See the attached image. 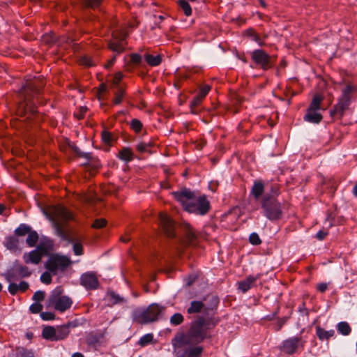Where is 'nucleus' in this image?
Instances as JSON below:
<instances>
[{
  "mask_svg": "<svg viewBox=\"0 0 357 357\" xmlns=\"http://www.w3.org/2000/svg\"><path fill=\"white\" fill-rule=\"evenodd\" d=\"M176 357H199L201 356V317L193 321L188 331L178 332L172 339Z\"/></svg>",
  "mask_w": 357,
  "mask_h": 357,
  "instance_id": "1",
  "label": "nucleus"
},
{
  "mask_svg": "<svg viewBox=\"0 0 357 357\" xmlns=\"http://www.w3.org/2000/svg\"><path fill=\"white\" fill-rule=\"evenodd\" d=\"M45 84V80L40 76L26 80L25 84L20 91V95L21 98H23V100L20 101L17 105L16 109L17 116L20 117L26 116L27 119H33L37 117L38 112L36 105L32 102V99L36 95L40 93Z\"/></svg>",
  "mask_w": 357,
  "mask_h": 357,
  "instance_id": "2",
  "label": "nucleus"
},
{
  "mask_svg": "<svg viewBox=\"0 0 357 357\" xmlns=\"http://www.w3.org/2000/svg\"><path fill=\"white\" fill-rule=\"evenodd\" d=\"M219 303V298L214 292H210L202 300V340L208 335L204 330L214 327L218 322L215 317V310Z\"/></svg>",
  "mask_w": 357,
  "mask_h": 357,
  "instance_id": "3",
  "label": "nucleus"
},
{
  "mask_svg": "<svg viewBox=\"0 0 357 357\" xmlns=\"http://www.w3.org/2000/svg\"><path fill=\"white\" fill-rule=\"evenodd\" d=\"M172 194L175 199L181 203L185 211L201 213V197H197L194 192L183 188Z\"/></svg>",
  "mask_w": 357,
  "mask_h": 357,
  "instance_id": "4",
  "label": "nucleus"
},
{
  "mask_svg": "<svg viewBox=\"0 0 357 357\" xmlns=\"http://www.w3.org/2000/svg\"><path fill=\"white\" fill-rule=\"evenodd\" d=\"M356 90L357 89L354 85L351 83L347 84L346 87L342 91V95L338 99V102L334 107V109L331 110V116H333L336 114H339L342 116L344 111L349 108L351 94L356 91Z\"/></svg>",
  "mask_w": 357,
  "mask_h": 357,
  "instance_id": "5",
  "label": "nucleus"
},
{
  "mask_svg": "<svg viewBox=\"0 0 357 357\" xmlns=\"http://www.w3.org/2000/svg\"><path fill=\"white\" fill-rule=\"evenodd\" d=\"M262 208L265 215L270 220H277L281 217L282 210L280 204L276 201L273 195H266L262 201Z\"/></svg>",
  "mask_w": 357,
  "mask_h": 357,
  "instance_id": "6",
  "label": "nucleus"
},
{
  "mask_svg": "<svg viewBox=\"0 0 357 357\" xmlns=\"http://www.w3.org/2000/svg\"><path fill=\"white\" fill-rule=\"evenodd\" d=\"M71 263L70 258L66 256L54 255L50 257L45 266L50 272L56 275L58 271H64Z\"/></svg>",
  "mask_w": 357,
  "mask_h": 357,
  "instance_id": "7",
  "label": "nucleus"
},
{
  "mask_svg": "<svg viewBox=\"0 0 357 357\" xmlns=\"http://www.w3.org/2000/svg\"><path fill=\"white\" fill-rule=\"evenodd\" d=\"M323 100V96L319 94H315L311 101L309 107L307 109V113L304 116L306 121L319 123L322 120V115L318 112L321 109V103Z\"/></svg>",
  "mask_w": 357,
  "mask_h": 357,
  "instance_id": "8",
  "label": "nucleus"
},
{
  "mask_svg": "<svg viewBox=\"0 0 357 357\" xmlns=\"http://www.w3.org/2000/svg\"><path fill=\"white\" fill-rule=\"evenodd\" d=\"M305 344V341L302 339L301 336H294L284 340L280 349L286 354L292 355L299 349H303Z\"/></svg>",
  "mask_w": 357,
  "mask_h": 357,
  "instance_id": "9",
  "label": "nucleus"
},
{
  "mask_svg": "<svg viewBox=\"0 0 357 357\" xmlns=\"http://www.w3.org/2000/svg\"><path fill=\"white\" fill-rule=\"evenodd\" d=\"M50 215L53 222L54 221H67L72 219L71 213L66 207L61 205L51 206L50 208Z\"/></svg>",
  "mask_w": 357,
  "mask_h": 357,
  "instance_id": "10",
  "label": "nucleus"
},
{
  "mask_svg": "<svg viewBox=\"0 0 357 357\" xmlns=\"http://www.w3.org/2000/svg\"><path fill=\"white\" fill-rule=\"evenodd\" d=\"M160 312V307L156 304H152L140 314L139 317L140 319L139 322L142 324H148L155 321L158 319Z\"/></svg>",
  "mask_w": 357,
  "mask_h": 357,
  "instance_id": "11",
  "label": "nucleus"
},
{
  "mask_svg": "<svg viewBox=\"0 0 357 357\" xmlns=\"http://www.w3.org/2000/svg\"><path fill=\"white\" fill-rule=\"evenodd\" d=\"M47 249L44 245H39L37 248L29 254H24V260L26 264L33 263L38 264L41 261L42 257L46 255Z\"/></svg>",
  "mask_w": 357,
  "mask_h": 357,
  "instance_id": "12",
  "label": "nucleus"
},
{
  "mask_svg": "<svg viewBox=\"0 0 357 357\" xmlns=\"http://www.w3.org/2000/svg\"><path fill=\"white\" fill-rule=\"evenodd\" d=\"M112 40L108 41V49L121 54L125 51V45L123 41L125 40V36H121L120 33L117 31L112 32Z\"/></svg>",
  "mask_w": 357,
  "mask_h": 357,
  "instance_id": "13",
  "label": "nucleus"
},
{
  "mask_svg": "<svg viewBox=\"0 0 357 357\" xmlns=\"http://www.w3.org/2000/svg\"><path fill=\"white\" fill-rule=\"evenodd\" d=\"M159 220L165 235L170 238L174 237V223L169 217L166 213L161 212L159 213Z\"/></svg>",
  "mask_w": 357,
  "mask_h": 357,
  "instance_id": "14",
  "label": "nucleus"
},
{
  "mask_svg": "<svg viewBox=\"0 0 357 357\" xmlns=\"http://www.w3.org/2000/svg\"><path fill=\"white\" fill-rule=\"evenodd\" d=\"M252 59L256 63L260 65L264 70H266L271 67V57L264 50H255L252 53Z\"/></svg>",
  "mask_w": 357,
  "mask_h": 357,
  "instance_id": "15",
  "label": "nucleus"
},
{
  "mask_svg": "<svg viewBox=\"0 0 357 357\" xmlns=\"http://www.w3.org/2000/svg\"><path fill=\"white\" fill-rule=\"evenodd\" d=\"M80 284L88 289H96L99 288V282L96 273H86L80 278Z\"/></svg>",
  "mask_w": 357,
  "mask_h": 357,
  "instance_id": "16",
  "label": "nucleus"
},
{
  "mask_svg": "<svg viewBox=\"0 0 357 357\" xmlns=\"http://www.w3.org/2000/svg\"><path fill=\"white\" fill-rule=\"evenodd\" d=\"M103 300L105 303L110 307L126 303V299L116 291H107Z\"/></svg>",
  "mask_w": 357,
  "mask_h": 357,
  "instance_id": "17",
  "label": "nucleus"
},
{
  "mask_svg": "<svg viewBox=\"0 0 357 357\" xmlns=\"http://www.w3.org/2000/svg\"><path fill=\"white\" fill-rule=\"evenodd\" d=\"M51 301L54 304L55 310L61 312L70 308L73 303L71 299L67 296L52 298Z\"/></svg>",
  "mask_w": 357,
  "mask_h": 357,
  "instance_id": "18",
  "label": "nucleus"
},
{
  "mask_svg": "<svg viewBox=\"0 0 357 357\" xmlns=\"http://www.w3.org/2000/svg\"><path fill=\"white\" fill-rule=\"evenodd\" d=\"M77 324L75 321H70L66 324L56 326L55 328L56 340L60 341L66 339L70 333V328H75Z\"/></svg>",
  "mask_w": 357,
  "mask_h": 357,
  "instance_id": "19",
  "label": "nucleus"
},
{
  "mask_svg": "<svg viewBox=\"0 0 357 357\" xmlns=\"http://www.w3.org/2000/svg\"><path fill=\"white\" fill-rule=\"evenodd\" d=\"M7 281L9 282L8 290H27L29 287V284L23 280H20L19 282L13 280V276L8 275L7 277Z\"/></svg>",
  "mask_w": 357,
  "mask_h": 357,
  "instance_id": "20",
  "label": "nucleus"
},
{
  "mask_svg": "<svg viewBox=\"0 0 357 357\" xmlns=\"http://www.w3.org/2000/svg\"><path fill=\"white\" fill-rule=\"evenodd\" d=\"M46 340L56 342V328L52 326H43L41 334Z\"/></svg>",
  "mask_w": 357,
  "mask_h": 357,
  "instance_id": "21",
  "label": "nucleus"
},
{
  "mask_svg": "<svg viewBox=\"0 0 357 357\" xmlns=\"http://www.w3.org/2000/svg\"><path fill=\"white\" fill-rule=\"evenodd\" d=\"M258 277L249 276L245 280L241 281L238 283V289L239 290H249L252 288L257 287L255 284Z\"/></svg>",
  "mask_w": 357,
  "mask_h": 357,
  "instance_id": "22",
  "label": "nucleus"
},
{
  "mask_svg": "<svg viewBox=\"0 0 357 357\" xmlns=\"http://www.w3.org/2000/svg\"><path fill=\"white\" fill-rule=\"evenodd\" d=\"M316 335L321 341L328 340L335 335L334 330L326 331L320 326L316 327Z\"/></svg>",
  "mask_w": 357,
  "mask_h": 357,
  "instance_id": "23",
  "label": "nucleus"
},
{
  "mask_svg": "<svg viewBox=\"0 0 357 357\" xmlns=\"http://www.w3.org/2000/svg\"><path fill=\"white\" fill-rule=\"evenodd\" d=\"M144 59L147 64L151 67L159 66L162 61V56L160 54L154 56L150 54H145Z\"/></svg>",
  "mask_w": 357,
  "mask_h": 357,
  "instance_id": "24",
  "label": "nucleus"
},
{
  "mask_svg": "<svg viewBox=\"0 0 357 357\" xmlns=\"http://www.w3.org/2000/svg\"><path fill=\"white\" fill-rule=\"evenodd\" d=\"M264 184L260 181H255L253 186L251 189V195L255 199H259L264 192Z\"/></svg>",
  "mask_w": 357,
  "mask_h": 357,
  "instance_id": "25",
  "label": "nucleus"
},
{
  "mask_svg": "<svg viewBox=\"0 0 357 357\" xmlns=\"http://www.w3.org/2000/svg\"><path fill=\"white\" fill-rule=\"evenodd\" d=\"M190 110L192 114H197L201 111V92H199L194 98L190 105Z\"/></svg>",
  "mask_w": 357,
  "mask_h": 357,
  "instance_id": "26",
  "label": "nucleus"
},
{
  "mask_svg": "<svg viewBox=\"0 0 357 357\" xmlns=\"http://www.w3.org/2000/svg\"><path fill=\"white\" fill-rule=\"evenodd\" d=\"M118 157L125 162H130L133 160V152L130 148L124 147L119 152Z\"/></svg>",
  "mask_w": 357,
  "mask_h": 357,
  "instance_id": "27",
  "label": "nucleus"
},
{
  "mask_svg": "<svg viewBox=\"0 0 357 357\" xmlns=\"http://www.w3.org/2000/svg\"><path fill=\"white\" fill-rule=\"evenodd\" d=\"M5 246L10 250H16L18 248L19 239L14 236H9L6 238Z\"/></svg>",
  "mask_w": 357,
  "mask_h": 357,
  "instance_id": "28",
  "label": "nucleus"
},
{
  "mask_svg": "<svg viewBox=\"0 0 357 357\" xmlns=\"http://www.w3.org/2000/svg\"><path fill=\"white\" fill-rule=\"evenodd\" d=\"M54 227L56 231L57 234L61 237L63 240L70 241L68 239V236L67 232L64 229V225L62 222L60 221H54L53 222Z\"/></svg>",
  "mask_w": 357,
  "mask_h": 357,
  "instance_id": "29",
  "label": "nucleus"
},
{
  "mask_svg": "<svg viewBox=\"0 0 357 357\" xmlns=\"http://www.w3.org/2000/svg\"><path fill=\"white\" fill-rule=\"evenodd\" d=\"M38 234L36 231L31 230L28 234L26 242L29 247H33L36 245L38 241Z\"/></svg>",
  "mask_w": 357,
  "mask_h": 357,
  "instance_id": "30",
  "label": "nucleus"
},
{
  "mask_svg": "<svg viewBox=\"0 0 357 357\" xmlns=\"http://www.w3.org/2000/svg\"><path fill=\"white\" fill-rule=\"evenodd\" d=\"M338 332L343 335H349L351 332V328L346 321L340 322L337 326Z\"/></svg>",
  "mask_w": 357,
  "mask_h": 357,
  "instance_id": "31",
  "label": "nucleus"
},
{
  "mask_svg": "<svg viewBox=\"0 0 357 357\" xmlns=\"http://www.w3.org/2000/svg\"><path fill=\"white\" fill-rule=\"evenodd\" d=\"M31 230V227L25 224H21L20 226L15 230V235L17 236H24L26 234H28Z\"/></svg>",
  "mask_w": 357,
  "mask_h": 357,
  "instance_id": "32",
  "label": "nucleus"
},
{
  "mask_svg": "<svg viewBox=\"0 0 357 357\" xmlns=\"http://www.w3.org/2000/svg\"><path fill=\"white\" fill-rule=\"evenodd\" d=\"M103 0H82L83 5L88 8L97 9L101 6Z\"/></svg>",
  "mask_w": 357,
  "mask_h": 357,
  "instance_id": "33",
  "label": "nucleus"
},
{
  "mask_svg": "<svg viewBox=\"0 0 357 357\" xmlns=\"http://www.w3.org/2000/svg\"><path fill=\"white\" fill-rule=\"evenodd\" d=\"M126 93L125 90L121 87H118L116 91L114 93V98L113 103L114 105H119L122 102L123 98Z\"/></svg>",
  "mask_w": 357,
  "mask_h": 357,
  "instance_id": "34",
  "label": "nucleus"
},
{
  "mask_svg": "<svg viewBox=\"0 0 357 357\" xmlns=\"http://www.w3.org/2000/svg\"><path fill=\"white\" fill-rule=\"evenodd\" d=\"M177 3L186 16H190L192 14V8L187 1L178 0Z\"/></svg>",
  "mask_w": 357,
  "mask_h": 357,
  "instance_id": "35",
  "label": "nucleus"
},
{
  "mask_svg": "<svg viewBox=\"0 0 357 357\" xmlns=\"http://www.w3.org/2000/svg\"><path fill=\"white\" fill-rule=\"evenodd\" d=\"M101 139L104 144L112 146V143L114 140V136L112 132L107 130H103L101 132Z\"/></svg>",
  "mask_w": 357,
  "mask_h": 357,
  "instance_id": "36",
  "label": "nucleus"
},
{
  "mask_svg": "<svg viewBox=\"0 0 357 357\" xmlns=\"http://www.w3.org/2000/svg\"><path fill=\"white\" fill-rule=\"evenodd\" d=\"M130 61L127 64V70H129V67L132 65H139L142 63V56L137 53H132L130 54Z\"/></svg>",
  "mask_w": 357,
  "mask_h": 357,
  "instance_id": "37",
  "label": "nucleus"
},
{
  "mask_svg": "<svg viewBox=\"0 0 357 357\" xmlns=\"http://www.w3.org/2000/svg\"><path fill=\"white\" fill-rule=\"evenodd\" d=\"M183 316L181 313L174 314L169 319V322L173 326H178L183 323Z\"/></svg>",
  "mask_w": 357,
  "mask_h": 357,
  "instance_id": "38",
  "label": "nucleus"
},
{
  "mask_svg": "<svg viewBox=\"0 0 357 357\" xmlns=\"http://www.w3.org/2000/svg\"><path fill=\"white\" fill-rule=\"evenodd\" d=\"M153 340V335L152 333H147L139 339L138 342V344L141 347H145L150 344Z\"/></svg>",
  "mask_w": 357,
  "mask_h": 357,
  "instance_id": "39",
  "label": "nucleus"
},
{
  "mask_svg": "<svg viewBox=\"0 0 357 357\" xmlns=\"http://www.w3.org/2000/svg\"><path fill=\"white\" fill-rule=\"evenodd\" d=\"M107 224V221L105 218H97L96 219L93 224L91 225V227L96 229H100L106 227Z\"/></svg>",
  "mask_w": 357,
  "mask_h": 357,
  "instance_id": "40",
  "label": "nucleus"
},
{
  "mask_svg": "<svg viewBox=\"0 0 357 357\" xmlns=\"http://www.w3.org/2000/svg\"><path fill=\"white\" fill-rule=\"evenodd\" d=\"M142 127L143 125L142 122L137 119H133L130 122V128L136 133H139L142 130Z\"/></svg>",
  "mask_w": 357,
  "mask_h": 357,
  "instance_id": "41",
  "label": "nucleus"
},
{
  "mask_svg": "<svg viewBox=\"0 0 357 357\" xmlns=\"http://www.w3.org/2000/svg\"><path fill=\"white\" fill-rule=\"evenodd\" d=\"M231 100L232 105L234 107V109H232V112L234 113H236L238 112L236 105L243 101V98L239 95L234 93L231 96Z\"/></svg>",
  "mask_w": 357,
  "mask_h": 357,
  "instance_id": "42",
  "label": "nucleus"
},
{
  "mask_svg": "<svg viewBox=\"0 0 357 357\" xmlns=\"http://www.w3.org/2000/svg\"><path fill=\"white\" fill-rule=\"evenodd\" d=\"M69 147L73 150V151L79 156L83 157L85 158H90L91 153H82L79 151V148L76 146L75 143H69Z\"/></svg>",
  "mask_w": 357,
  "mask_h": 357,
  "instance_id": "43",
  "label": "nucleus"
},
{
  "mask_svg": "<svg viewBox=\"0 0 357 357\" xmlns=\"http://www.w3.org/2000/svg\"><path fill=\"white\" fill-rule=\"evenodd\" d=\"M87 159L89 160V162L85 164L86 167H89L93 170H97L100 168V163L98 160L93 158L91 155L90 158Z\"/></svg>",
  "mask_w": 357,
  "mask_h": 357,
  "instance_id": "44",
  "label": "nucleus"
},
{
  "mask_svg": "<svg viewBox=\"0 0 357 357\" xmlns=\"http://www.w3.org/2000/svg\"><path fill=\"white\" fill-rule=\"evenodd\" d=\"M188 314L200 312H201V301H192L190 307L187 310Z\"/></svg>",
  "mask_w": 357,
  "mask_h": 357,
  "instance_id": "45",
  "label": "nucleus"
},
{
  "mask_svg": "<svg viewBox=\"0 0 357 357\" xmlns=\"http://www.w3.org/2000/svg\"><path fill=\"white\" fill-rule=\"evenodd\" d=\"M186 240L187 243L190 245H195L196 236L195 233L191 229H189L186 232Z\"/></svg>",
  "mask_w": 357,
  "mask_h": 357,
  "instance_id": "46",
  "label": "nucleus"
},
{
  "mask_svg": "<svg viewBox=\"0 0 357 357\" xmlns=\"http://www.w3.org/2000/svg\"><path fill=\"white\" fill-rule=\"evenodd\" d=\"M18 355L20 357H35L34 353L31 349L25 348H21L18 351Z\"/></svg>",
  "mask_w": 357,
  "mask_h": 357,
  "instance_id": "47",
  "label": "nucleus"
},
{
  "mask_svg": "<svg viewBox=\"0 0 357 357\" xmlns=\"http://www.w3.org/2000/svg\"><path fill=\"white\" fill-rule=\"evenodd\" d=\"M151 147V143H146L142 142L137 145V150L140 153H145L148 151V149Z\"/></svg>",
  "mask_w": 357,
  "mask_h": 357,
  "instance_id": "48",
  "label": "nucleus"
},
{
  "mask_svg": "<svg viewBox=\"0 0 357 357\" xmlns=\"http://www.w3.org/2000/svg\"><path fill=\"white\" fill-rule=\"evenodd\" d=\"M43 305L39 303H33L29 307V310L33 314H37L43 310Z\"/></svg>",
  "mask_w": 357,
  "mask_h": 357,
  "instance_id": "49",
  "label": "nucleus"
},
{
  "mask_svg": "<svg viewBox=\"0 0 357 357\" xmlns=\"http://www.w3.org/2000/svg\"><path fill=\"white\" fill-rule=\"evenodd\" d=\"M211 208L209 201L205 195H202V215L208 212Z\"/></svg>",
  "mask_w": 357,
  "mask_h": 357,
  "instance_id": "50",
  "label": "nucleus"
},
{
  "mask_svg": "<svg viewBox=\"0 0 357 357\" xmlns=\"http://www.w3.org/2000/svg\"><path fill=\"white\" fill-rule=\"evenodd\" d=\"M51 272H50L49 271H46V272H44L41 276H40V280L42 282L46 284H49L51 283L52 282V275H51Z\"/></svg>",
  "mask_w": 357,
  "mask_h": 357,
  "instance_id": "51",
  "label": "nucleus"
},
{
  "mask_svg": "<svg viewBox=\"0 0 357 357\" xmlns=\"http://www.w3.org/2000/svg\"><path fill=\"white\" fill-rule=\"evenodd\" d=\"M250 243L252 245H259L261 241L257 233H252L249 237Z\"/></svg>",
  "mask_w": 357,
  "mask_h": 357,
  "instance_id": "52",
  "label": "nucleus"
},
{
  "mask_svg": "<svg viewBox=\"0 0 357 357\" xmlns=\"http://www.w3.org/2000/svg\"><path fill=\"white\" fill-rule=\"evenodd\" d=\"M45 291H35L33 295L32 299L35 301V303H39L43 301L45 298Z\"/></svg>",
  "mask_w": 357,
  "mask_h": 357,
  "instance_id": "53",
  "label": "nucleus"
},
{
  "mask_svg": "<svg viewBox=\"0 0 357 357\" xmlns=\"http://www.w3.org/2000/svg\"><path fill=\"white\" fill-rule=\"evenodd\" d=\"M40 317L44 321H50L55 319V314L50 312H42L40 313Z\"/></svg>",
  "mask_w": 357,
  "mask_h": 357,
  "instance_id": "54",
  "label": "nucleus"
},
{
  "mask_svg": "<svg viewBox=\"0 0 357 357\" xmlns=\"http://www.w3.org/2000/svg\"><path fill=\"white\" fill-rule=\"evenodd\" d=\"M73 252L75 255H82L83 254V246L80 242L73 244Z\"/></svg>",
  "mask_w": 357,
  "mask_h": 357,
  "instance_id": "55",
  "label": "nucleus"
},
{
  "mask_svg": "<svg viewBox=\"0 0 357 357\" xmlns=\"http://www.w3.org/2000/svg\"><path fill=\"white\" fill-rule=\"evenodd\" d=\"M98 338L96 335H91L86 338V342L89 345L95 346L98 342Z\"/></svg>",
  "mask_w": 357,
  "mask_h": 357,
  "instance_id": "56",
  "label": "nucleus"
},
{
  "mask_svg": "<svg viewBox=\"0 0 357 357\" xmlns=\"http://www.w3.org/2000/svg\"><path fill=\"white\" fill-rule=\"evenodd\" d=\"M123 77V75L121 72H117L116 73H115L114 79H113V84L114 85L118 86L119 83L121 82Z\"/></svg>",
  "mask_w": 357,
  "mask_h": 357,
  "instance_id": "57",
  "label": "nucleus"
},
{
  "mask_svg": "<svg viewBox=\"0 0 357 357\" xmlns=\"http://www.w3.org/2000/svg\"><path fill=\"white\" fill-rule=\"evenodd\" d=\"M86 110V107H81L79 108V112L75 114V117L79 120L82 119L84 116Z\"/></svg>",
  "mask_w": 357,
  "mask_h": 357,
  "instance_id": "58",
  "label": "nucleus"
},
{
  "mask_svg": "<svg viewBox=\"0 0 357 357\" xmlns=\"http://www.w3.org/2000/svg\"><path fill=\"white\" fill-rule=\"evenodd\" d=\"M197 278V275H190L186 280V286H191Z\"/></svg>",
  "mask_w": 357,
  "mask_h": 357,
  "instance_id": "59",
  "label": "nucleus"
},
{
  "mask_svg": "<svg viewBox=\"0 0 357 357\" xmlns=\"http://www.w3.org/2000/svg\"><path fill=\"white\" fill-rule=\"evenodd\" d=\"M211 86L208 84H202V98L210 91Z\"/></svg>",
  "mask_w": 357,
  "mask_h": 357,
  "instance_id": "60",
  "label": "nucleus"
},
{
  "mask_svg": "<svg viewBox=\"0 0 357 357\" xmlns=\"http://www.w3.org/2000/svg\"><path fill=\"white\" fill-rule=\"evenodd\" d=\"M247 34L251 36L255 41L259 42V37L252 30H248Z\"/></svg>",
  "mask_w": 357,
  "mask_h": 357,
  "instance_id": "61",
  "label": "nucleus"
},
{
  "mask_svg": "<svg viewBox=\"0 0 357 357\" xmlns=\"http://www.w3.org/2000/svg\"><path fill=\"white\" fill-rule=\"evenodd\" d=\"M327 234L328 233L326 231H319L317 234L316 236L319 240L321 241L327 236Z\"/></svg>",
  "mask_w": 357,
  "mask_h": 357,
  "instance_id": "62",
  "label": "nucleus"
},
{
  "mask_svg": "<svg viewBox=\"0 0 357 357\" xmlns=\"http://www.w3.org/2000/svg\"><path fill=\"white\" fill-rule=\"evenodd\" d=\"M287 320V317H283V318L280 319L278 321V328L277 329L278 331H279L282 327V326L285 324Z\"/></svg>",
  "mask_w": 357,
  "mask_h": 357,
  "instance_id": "63",
  "label": "nucleus"
},
{
  "mask_svg": "<svg viewBox=\"0 0 357 357\" xmlns=\"http://www.w3.org/2000/svg\"><path fill=\"white\" fill-rule=\"evenodd\" d=\"M107 85L104 83L101 84L98 88V92L100 93H105L107 91Z\"/></svg>",
  "mask_w": 357,
  "mask_h": 357,
  "instance_id": "64",
  "label": "nucleus"
}]
</instances>
